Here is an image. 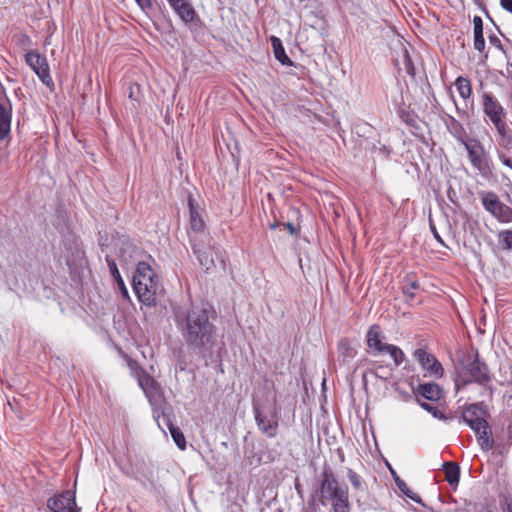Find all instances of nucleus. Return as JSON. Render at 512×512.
Wrapping results in <instances>:
<instances>
[{
    "mask_svg": "<svg viewBox=\"0 0 512 512\" xmlns=\"http://www.w3.org/2000/svg\"><path fill=\"white\" fill-rule=\"evenodd\" d=\"M174 320L190 347L209 349L214 345L215 327L205 309L196 306L174 308Z\"/></svg>",
    "mask_w": 512,
    "mask_h": 512,
    "instance_id": "1",
    "label": "nucleus"
},
{
    "mask_svg": "<svg viewBox=\"0 0 512 512\" xmlns=\"http://www.w3.org/2000/svg\"><path fill=\"white\" fill-rule=\"evenodd\" d=\"M320 503L331 505L332 512H350L349 490L345 484H340L331 470L322 472L320 487Z\"/></svg>",
    "mask_w": 512,
    "mask_h": 512,
    "instance_id": "2",
    "label": "nucleus"
},
{
    "mask_svg": "<svg viewBox=\"0 0 512 512\" xmlns=\"http://www.w3.org/2000/svg\"><path fill=\"white\" fill-rule=\"evenodd\" d=\"M132 284L141 303L149 307L156 305L158 280L155 272L147 262L141 261L137 264Z\"/></svg>",
    "mask_w": 512,
    "mask_h": 512,
    "instance_id": "3",
    "label": "nucleus"
},
{
    "mask_svg": "<svg viewBox=\"0 0 512 512\" xmlns=\"http://www.w3.org/2000/svg\"><path fill=\"white\" fill-rule=\"evenodd\" d=\"M484 415V410L478 404H471L464 409L462 419L474 431L481 449L489 451L493 448L494 441Z\"/></svg>",
    "mask_w": 512,
    "mask_h": 512,
    "instance_id": "4",
    "label": "nucleus"
},
{
    "mask_svg": "<svg viewBox=\"0 0 512 512\" xmlns=\"http://www.w3.org/2000/svg\"><path fill=\"white\" fill-rule=\"evenodd\" d=\"M384 339L385 336L379 325L374 324L370 326L366 333L368 352L374 356L388 354L393 359L396 366L401 365L405 359L403 351L398 346L384 343Z\"/></svg>",
    "mask_w": 512,
    "mask_h": 512,
    "instance_id": "5",
    "label": "nucleus"
},
{
    "mask_svg": "<svg viewBox=\"0 0 512 512\" xmlns=\"http://www.w3.org/2000/svg\"><path fill=\"white\" fill-rule=\"evenodd\" d=\"M460 364L467 377L456 380L457 388H459L460 382L461 385L464 386L472 382L485 384L490 381L489 369L487 365L479 359L478 352L465 353L460 360Z\"/></svg>",
    "mask_w": 512,
    "mask_h": 512,
    "instance_id": "6",
    "label": "nucleus"
},
{
    "mask_svg": "<svg viewBox=\"0 0 512 512\" xmlns=\"http://www.w3.org/2000/svg\"><path fill=\"white\" fill-rule=\"evenodd\" d=\"M458 141L465 147L472 166L485 178L493 175V163L479 140L474 138L458 137Z\"/></svg>",
    "mask_w": 512,
    "mask_h": 512,
    "instance_id": "7",
    "label": "nucleus"
},
{
    "mask_svg": "<svg viewBox=\"0 0 512 512\" xmlns=\"http://www.w3.org/2000/svg\"><path fill=\"white\" fill-rule=\"evenodd\" d=\"M483 111L495 126L497 132L504 136L507 131V124L504 121L506 111L501 103L491 93L482 95Z\"/></svg>",
    "mask_w": 512,
    "mask_h": 512,
    "instance_id": "8",
    "label": "nucleus"
},
{
    "mask_svg": "<svg viewBox=\"0 0 512 512\" xmlns=\"http://www.w3.org/2000/svg\"><path fill=\"white\" fill-rule=\"evenodd\" d=\"M484 208L501 223L512 222V208L501 202L494 192L481 193Z\"/></svg>",
    "mask_w": 512,
    "mask_h": 512,
    "instance_id": "9",
    "label": "nucleus"
},
{
    "mask_svg": "<svg viewBox=\"0 0 512 512\" xmlns=\"http://www.w3.org/2000/svg\"><path fill=\"white\" fill-rule=\"evenodd\" d=\"M26 63L36 73L43 84L50 86L53 85V80L50 75L49 65L45 56L37 51H30L25 55Z\"/></svg>",
    "mask_w": 512,
    "mask_h": 512,
    "instance_id": "10",
    "label": "nucleus"
},
{
    "mask_svg": "<svg viewBox=\"0 0 512 512\" xmlns=\"http://www.w3.org/2000/svg\"><path fill=\"white\" fill-rule=\"evenodd\" d=\"M47 506L51 512H81L76 504L75 493L70 490L49 498Z\"/></svg>",
    "mask_w": 512,
    "mask_h": 512,
    "instance_id": "11",
    "label": "nucleus"
},
{
    "mask_svg": "<svg viewBox=\"0 0 512 512\" xmlns=\"http://www.w3.org/2000/svg\"><path fill=\"white\" fill-rule=\"evenodd\" d=\"M254 417L258 429L269 438H273L278 430V417L275 410L269 414L264 413L257 405L253 407Z\"/></svg>",
    "mask_w": 512,
    "mask_h": 512,
    "instance_id": "12",
    "label": "nucleus"
},
{
    "mask_svg": "<svg viewBox=\"0 0 512 512\" xmlns=\"http://www.w3.org/2000/svg\"><path fill=\"white\" fill-rule=\"evenodd\" d=\"M414 357L421 365L422 369L426 371V373L434 378H441L444 375V369L442 364L436 359V357L430 353H428L424 349H416L414 352Z\"/></svg>",
    "mask_w": 512,
    "mask_h": 512,
    "instance_id": "13",
    "label": "nucleus"
},
{
    "mask_svg": "<svg viewBox=\"0 0 512 512\" xmlns=\"http://www.w3.org/2000/svg\"><path fill=\"white\" fill-rule=\"evenodd\" d=\"M193 250L197 255L200 265L207 271L216 266V260H220V262L223 263L218 252L212 247L193 245Z\"/></svg>",
    "mask_w": 512,
    "mask_h": 512,
    "instance_id": "14",
    "label": "nucleus"
},
{
    "mask_svg": "<svg viewBox=\"0 0 512 512\" xmlns=\"http://www.w3.org/2000/svg\"><path fill=\"white\" fill-rule=\"evenodd\" d=\"M139 386L144 391L150 403L157 401L160 397V387L153 377L142 371L138 375Z\"/></svg>",
    "mask_w": 512,
    "mask_h": 512,
    "instance_id": "15",
    "label": "nucleus"
},
{
    "mask_svg": "<svg viewBox=\"0 0 512 512\" xmlns=\"http://www.w3.org/2000/svg\"><path fill=\"white\" fill-rule=\"evenodd\" d=\"M173 10L186 23L197 21L196 12L190 2H170Z\"/></svg>",
    "mask_w": 512,
    "mask_h": 512,
    "instance_id": "16",
    "label": "nucleus"
},
{
    "mask_svg": "<svg viewBox=\"0 0 512 512\" xmlns=\"http://www.w3.org/2000/svg\"><path fill=\"white\" fill-rule=\"evenodd\" d=\"M417 392L429 401L436 402L442 398V388L436 383H425L418 386Z\"/></svg>",
    "mask_w": 512,
    "mask_h": 512,
    "instance_id": "17",
    "label": "nucleus"
},
{
    "mask_svg": "<svg viewBox=\"0 0 512 512\" xmlns=\"http://www.w3.org/2000/svg\"><path fill=\"white\" fill-rule=\"evenodd\" d=\"M474 48L482 52L485 48V40L483 36V22L480 16H474Z\"/></svg>",
    "mask_w": 512,
    "mask_h": 512,
    "instance_id": "18",
    "label": "nucleus"
},
{
    "mask_svg": "<svg viewBox=\"0 0 512 512\" xmlns=\"http://www.w3.org/2000/svg\"><path fill=\"white\" fill-rule=\"evenodd\" d=\"M190 210V226L192 231L198 233L202 232L205 228V223L194 206V200L189 198L188 200Z\"/></svg>",
    "mask_w": 512,
    "mask_h": 512,
    "instance_id": "19",
    "label": "nucleus"
},
{
    "mask_svg": "<svg viewBox=\"0 0 512 512\" xmlns=\"http://www.w3.org/2000/svg\"><path fill=\"white\" fill-rule=\"evenodd\" d=\"M271 43H272L275 58L283 65H292V61L286 55L281 40L275 36H272Z\"/></svg>",
    "mask_w": 512,
    "mask_h": 512,
    "instance_id": "20",
    "label": "nucleus"
},
{
    "mask_svg": "<svg viewBox=\"0 0 512 512\" xmlns=\"http://www.w3.org/2000/svg\"><path fill=\"white\" fill-rule=\"evenodd\" d=\"M445 479L450 485L457 484L460 477L459 466L454 462H445L443 464Z\"/></svg>",
    "mask_w": 512,
    "mask_h": 512,
    "instance_id": "21",
    "label": "nucleus"
},
{
    "mask_svg": "<svg viewBox=\"0 0 512 512\" xmlns=\"http://www.w3.org/2000/svg\"><path fill=\"white\" fill-rule=\"evenodd\" d=\"M11 115L10 112L0 105V140L4 139L10 132Z\"/></svg>",
    "mask_w": 512,
    "mask_h": 512,
    "instance_id": "22",
    "label": "nucleus"
},
{
    "mask_svg": "<svg viewBox=\"0 0 512 512\" xmlns=\"http://www.w3.org/2000/svg\"><path fill=\"white\" fill-rule=\"evenodd\" d=\"M455 87H456L458 94L460 95V97L462 99H467L471 96V93H472L471 83L467 78L459 76L455 80Z\"/></svg>",
    "mask_w": 512,
    "mask_h": 512,
    "instance_id": "23",
    "label": "nucleus"
},
{
    "mask_svg": "<svg viewBox=\"0 0 512 512\" xmlns=\"http://www.w3.org/2000/svg\"><path fill=\"white\" fill-rule=\"evenodd\" d=\"M338 353L343 357L344 361H348L355 357L356 350L352 347L348 339H341L338 343Z\"/></svg>",
    "mask_w": 512,
    "mask_h": 512,
    "instance_id": "24",
    "label": "nucleus"
},
{
    "mask_svg": "<svg viewBox=\"0 0 512 512\" xmlns=\"http://www.w3.org/2000/svg\"><path fill=\"white\" fill-rule=\"evenodd\" d=\"M67 265L71 269L75 270L83 268L86 265V259L83 250L77 247L75 255L67 257Z\"/></svg>",
    "mask_w": 512,
    "mask_h": 512,
    "instance_id": "25",
    "label": "nucleus"
},
{
    "mask_svg": "<svg viewBox=\"0 0 512 512\" xmlns=\"http://www.w3.org/2000/svg\"><path fill=\"white\" fill-rule=\"evenodd\" d=\"M168 426L175 444L178 448L184 450L186 448V440L183 433L178 427L173 426L171 423H168Z\"/></svg>",
    "mask_w": 512,
    "mask_h": 512,
    "instance_id": "26",
    "label": "nucleus"
},
{
    "mask_svg": "<svg viewBox=\"0 0 512 512\" xmlns=\"http://www.w3.org/2000/svg\"><path fill=\"white\" fill-rule=\"evenodd\" d=\"M498 240L503 249H512V230H504L498 234Z\"/></svg>",
    "mask_w": 512,
    "mask_h": 512,
    "instance_id": "27",
    "label": "nucleus"
},
{
    "mask_svg": "<svg viewBox=\"0 0 512 512\" xmlns=\"http://www.w3.org/2000/svg\"><path fill=\"white\" fill-rule=\"evenodd\" d=\"M419 405L424 409L426 410L427 412H429L430 414H432V416L434 418H437V419H444L445 416L443 414V412H441L437 407L431 405V404H428L426 402H422V401H419Z\"/></svg>",
    "mask_w": 512,
    "mask_h": 512,
    "instance_id": "28",
    "label": "nucleus"
},
{
    "mask_svg": "<svg viewBox=\"0 0 512 512\" xmlns=\"http://www.w3.org/2000/svg\"><path fill=\"white\" fill-rule=\"evenodd\" d=\"M347 476H348V479H349L350 483L352 484V486L355 489H360L361 488V477L356 472H354L353 470L349 469L348 473H347Z\"/></svg>",
    "mask_w": 512,
    "mask_h": 512,
    "instance_id": "29",
    "label": "nucleus"
},
{
    "mask_svg": "<svg viewBox=\"0 0 512 512\" xmlns=\"http://www.w3.org/2000/svg\"><path fill=\"white\" fill-rule=\"evenodd\" d=\"M106 262H107L109 271H110L111 275L113 276V278L117 279V278L121 277L120 272H119V270L117 268V264L114 261V259H112L111 257L107 256L106 257Z\"/></svg>",
    "mask_w": 512,
    "mask_h": 512,
    "instance_id": "30",
    "label": "nucleus"
},
{
    "mask_svg": "<svg viewBox=\"0 0 512 512\" xmlns=\"http://www.w3.org/2000/svg\"><path fill=\"white\" fill-rule=\"evenodd\" d=\"M395 482H396L397 487L399 488V490L402 493H406V490L409 491V488L406 485V483L403 480H401L400 478H396Z\"/></svg>",
    "mask_w": 512,
    "mask_h": 512,
    "instance_id": "31",
    "label": "nucleus"
},
{
    "mask_svg": "<svg viewBox=\"0 0 512 512\" xmlns=\"http://www.w3.org/2000/svg\"><path fill=\"white\" fill-rule=\"evenodd\" d=\"M115 280H116V282L118 284L119 289L122 291L123 295L127 296L128 295V291H127V289L125 287V284H124V281H123L122 277H119V278H117Z\"/></svg>",
    "mask_w": 512,
    "mask_h": 512,
    "instance_id": "32",
    "label": "nucleus"
},
{
    "mask_svg": "<svg viewBox=\"0 0 512 512\" xmlns=\"http://www.w3.org/2000/svg\"><path fill=\"white\" fill-rule=\"evenodd\" d=\"M407 497H409L411 500H413L414 502H417V503H420L421 502V498L415 494L413 491H411L409 489V491L406 490V493H404Z\"/></svg>",
    "mask_w": 512,
    "mask_h": 512,
    "instance_id": "33",
    "label": "nucleus"
},
{
    "mask_svg": "<svg viewBox=\"0 0 512 512\" xmlns=\"http://www.w3.org/2000/svg\"><path fill=\"white\" fill-rule=\"evenodd\" d=\"M407 497H409L411 500H413L414 502H417V503H420L421 502V498L415 494L413 491H411L409 489V491L406 490V493H404Z\"/></svg>",
    "mask_w": 512,
    "mask_h": 512,
    "instance_id": "34",
    "label": "nucleus"
},
{
    "mask_svg": "<svg viewBox=\"0 0 512 512\" xmlns=\"http://www.w3.org/2000/svg\"><path fill=\"white\" fill-rule=\"evenodd\" d=\"M137 5L141 8V10L145 11L146 9H149L152 6V2H137Z\"/></svg>",
    "mask_w": 512,
    "mask_h": 512,
    "instance_id": "35",
    "label": "nucleus"
},
{
    "mask_svg": "<svg viewBox=\"0 0 512 512\" xmlns=\"http://www.w3.org/2000/svg\"><path fill=\"white\" fill-rule=\"evenodd\" d=\"M502 163L512 169V160L504 155L500 157Z\"/></svg>",
    "mask_w": 512,
    "mask_h": 512,
    "instance_id": "36",
    "label": "nucleus"
},
{
    "mask_svg": "<svg viewBox=\"0 0 512 512\" xmlns=\"http://www.w3.org/2000/svg\"><path fill=\"white\" fill-rule=\"evenodd\" d=\"M501 6L512 13V2H500Z\"/></svg>",
    "mask_w": 512,
    "mask_h": 512,
    "instance_id": "37",
    "label": "nucleus"
},
{
    "mask_svg": "<svg viewBox=\"0 0 512 512\" xmlns=\"http://www.w3.org/2000/svg\"><path fill=\"white\" fill-rule=\"evenodd\" d=\"M505 512H512V500L507 503V508Z\"/></svg>",
    "mask_w": 512,
    "mask_h": 512,
    "instance_id": "38",
    "label": "nucleus"
},
{
    "mask_svg": "<svg viewBox=\"0 0 512 512\" xmlns=\"http://www.w3.org/2000/svg\"><path fill=\"white\" fill-rule=\"evenodd\" d=\"M434 236L437 239V241L442 242L440 236L436 232L434 233Z\"/></svg>",
    "mask_w": 512,
    "mask_h": 512,
    "instance_id": "39",
    "label": "nucleus"
},
{
    "mask_svg": "<svg viewBox=\"0 0 512 512\" xmlns=\"http://www.w3.org/2000/svg\"><path fill=\"white\" fill-rule=\"evenodd\" d=\"M287 226H288V228L290 229V231H291V232H293V231H294V227H293V225H292V224L288 223V224H287Z\"/></svg>",
    "mask_w": 512,
    "mask_h": 512,
    "instance_id": "40",
    "label": "nucleus"
},
{
    "mask_svg": "<svg viewBox=\"0 0 512 512\" xmlns=\"http://www.w3.org/2000/svg\"><path fill=\"white\" fill-rule=\"evenodd\" d=\"M508 429H509V432L512 433V423L509 425Z\"/></svg>",
    "mask_w": 512,
    "mask_h": 512,
    "instance_id": "41",
    "label": "nucleus"
},
{
    "mask_svg": "<svg viewBox=\"0 0 512 512\" xmlns=\"http://www.w3.org/2000/svg\"><path fill=\"white\" fill-rule=\"evenodd\" d=\"M299 486H300L299 484H296V486H295V487H296V490H298V491L300 490V487H299Z\"/></svg>",
    "mask_w": 512,
    "mask_h": 512,
    "instance_id": "42",
    "label": "nucleus"
}]
</instances>
